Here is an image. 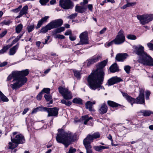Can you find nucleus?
I'll list each match as a JSON object with an SVG mask.
<instances>
[{
	"instance_id": "60",
	"label": "nucleus",
	"mask_w": 153,
	"mask_h": 153,
	"mask_svg": "<svg viewBox=\"0 0 153 153\" xmlns=\"http://www.w3.org/2000/svg\"><path fill=\"white\" fill-rule=\"evenodd\" d=\"M88 7L89 9V10H90L91 11H92L93 9V6L92 4H88Z\"/></svg>"
},
{
	"instance_id": "45",
	"label": "nucleus",
	"mask_w": 153,
	"mask_h": 153,
	"mask_svg": "<svg viewBox=\"0 0 153 153\" xmlns=\"http://www.w3.org/2000/svg\"><path fill=\"white\" fill-rule=\"evenodd\" d=\"M74 75L75 77L78 79L80 77V74L79 71H77L76 70H74L73 71Z\"/></svg>"
},
{
	"instance_id": "22",
	"label": "nucleus",
	"mask_w": 153,
	"mask_h": 153,
	"mask_svg": "<svg viewBox=\"0 0 153 153\" xmlns=\"http://www.w3.org/2000/svg\"><path fill=\"white\" fill-rule=\"evenodd\" d=\"M100 56H93L91 59L88 61L87 65L89 66L90 65L95 63L99 61Z\"/></svg>"
},
{
	"instance_id": "29",
	"label": "nucleus",
	"mask_w": 153,
	"mask_h": 153,
	"mask_svg": "<svg viewBox=\"0 0 153 153\" xmlns=\"http://www.w3.org/2000/svg\"><path fill=\"white\" fill-rule=\"evenodd\" d=\"M83 121L84 122V124L85 125L87 124V122L91 119H92V117H88V115L83 116L82 117Z\"/></svg>"
},
{
	"instance_id": "62",
	"label": "nucleus",
	"mask_w": 153,
	"mask_h": 153,
	"mask_svg": "<svg viewBox=\"0 0 153 153\" xmlns=\"http://www.w3.org/2000/svg\"><path fill=\"white\" fill-rule=\"evenodd\" d=\"M50 38V36H48L47 37V38L46 39H45V42H42V44H47V42L48 41V40H49V39Z\"/></svg>"
},
{
	"instance_id": "59",
	"label": "nucleus",
	"mask_w": 153,
	"mask_h": 153,
	"mask_svg": "<svg viewBox=\"0 0 153 153\" xmlns=\"http://www.w3.org/2000/svg\"><path fill=\"white\" fill-rule=\"evenodd\" d=\"M106 28L104 27L101 30L100 32V34H103L105 31L106 30Z\"/></svg>"
},
{
	"instance_id": "15",
	"label": "nucleus",
	"mask_w": 153,
	"mask_h": 153,
	"mask_svg": "<svg viewBox=\"0 0 153 153\" xmlns=\"http://www.w3.org/2000/svg\"><path fill=\"white\" fill-rule=\"evenodd\" d=\"M100 134L98 132H96L91 135L88 134L86 137L83 140L87 142L91 143L93 141L94 139H96L99 138Z\"/></svg>"
},
{
	"instance_id": "25",
	"label": "nucleus",
	"mask_w": 153,
	"mask_h": 153,
	"mask_svg": "<svg viewBox=\"0 0 153 153\" xmlns=\"http://www.w3.org/2000/svg\"><path fill=\"white\" fill-rule=\"evenodd\" d=\"M118 69V68L116 63L114 64L110 68V71L113 73L116 72Z\"/></svg>"
},
{
	"instance_id": "26",
	"label": "nucleus",
	"mask_w": 153,
	"mask_h": 153,
	"mask_svg": "<svg viewBox=\"0 0 153 153\" xmlns=\"http://www.w3.org/2000/svg\"><path fill=\"white\" fill-rule=\"evenodd\" d=\"M127 4L123 5V6L121 7V9H124L126 8L129 7H132L133 6L135 5L136 4V2H129L128 1H126Z\"/></svg>"
},
{
	"instance_id": "12",
	"label": "nucleus",
	"mask_w": 153,
	"mask_h": 153,
	"mask_svg": "<svg viewBox=\"0 0 153 153\" xmlns=\"http://www.w3.org/2000/svg\"><path fill=\"white\" fill-rule=\"evenodd\" d=\"M59 4L64 9H71L74 6L73 2L71 0H60Z\"/></svg>"
},
{
	"instance_id": "28",
	"label": "nucleus",
	"mask_w": 153,
	"mask_h": 153,
	"mask_svg": "<svg viewBox=\"0 0 153 153\" xmlns=\"http://www.w3.org/2000/svg\"><path fill=\"white\" fill-rule=\"evenodd\" d=\"M18 144L17 143H14L12 142H9L8 143V147L9 149H13L17 147Z\"/></svg>"
},
{
	"instance_id": "41",
	"label": "nucleus",
	"mask_w": 153,
	"mask_h": 153,
	"mask_svg": "<svg viewBox=\"0 0 153 153\" xmlns=\"http://www.w3.org/2000/svg\"><path fill=\"white\" fill-rule=\"evenodd\" d=\"M131 68V67L129 65H126L124 67V70L128 74L130 73Z\"/></svg>"
},
{
	"instance_id": "35",
	"label": "nucleus",
	"mask_w": 153,
	"mask_h": 153,
	"mask_svg": "<svg viewBox=\"0 0 153 153\" xmlns=\"http://www.w3.org/2000/svg\"><path fill=\"white\" fill-rule=\"evenodd\" d=\"M65 30V27H61L56 29L54 31V33H60L61 32L64 31Z\"/></svg>"
},
{
	"instance_id": "50",
	"label": "nucleus",
	"mask_w": 153,
	"mask_h": 153,
	"mask_svg": "<svg viewBox=\"0 0 153 153\" xmlns=\"http://www.w3.org/2000/svg\"><path fill=\"white\" fill-rule=\"evenodd\" d=\"M147 45L150 50L153 51V44L149 42L147 43Z\"/></svg>"
},
{
	"instance_id": "11",
	"label": "nucleus",
	"mask_w": 153,
	"mask_h": 153,
	"mask_svg": "<svg viewBox=\"0 0 153 153\" xmlns=\"http://www.w3.org/2000/svg\"><path fill=\"white\" fill-rule=\"evenodd\" d=\"M80 40L76 45H87L88 44V33L85 31L81 33L79 36Z\"/></svg>"
},
{
	"instance_id": "32",
	"label": "nucleus",
	"mask_w": 153,
	"mask_h": 153,
	"mask_svg": "<svg viewBox=\"0 0 153 153\" xmlns=\"http://www.w3.org/2000/svg\"><path fill=\"white\" fill-rule=\"evenodd\" d=\"M10 46H11L8 45L3 47L2 49L0 50V54H3L6 52Z\"/></svg>"
},
{
	"instance_id": "10",
	"label": "nucleus",
	"mask_w": 153,
	"mask_h": 153,
	"mask_svg": "<svg viewBox=\"0 0 153 153\" xmlns=\"http://www.w3.org/2000/svg\"><path fill=\"white\" fill-rule=\"evenodd\" d=\"M28 69H25L21 71H15L13 74L16 76H17L18 77V80L21 81H23L25 80V78L26 79L25 82L22 83V86L26 82L27 80V78L25 76H27L29 74Z\"/></svg>"
},
{
	"instance_id": "19",
	"label": "nucleus",
	"mask_w": 153,
	"mask_h": 153,
	"mask_svg": "<svg viewBox=\"0 0 153 153\" xmlns=\"http://www.w3.org/2000/svg\"><path fill=\"white\" fill-rule=\"evenodd\" d=\"M28 6L26 5L23 7L22 9L20 10L19 15L16 17V18H19L21 17L24 15H26L28 13Z\"/></svg>"
},
{
	"instance_id": "54",
	"label": "nucleus",
	"mask_w": 153,
	"mask_h": 153,
	"mask_svg": "<svg viewBox=\"0 0 153 153\" xmlns=\"http://www.w3.org/2000/svg\"><path fill=\"white\" fill-rule=\"evenodd\" d=\"M56 38L58 39H63L65 38V37L63 35L58 34L56 36Z\"/></svg>"
},
{
	"instance_id": "3",
	"label": "nucleus",
	"mask_w": 153,
	"mask_h": 153,
	"mask_svg": "<svg viewBox=\"0 0 153 153\" xmlns=\"http://www.w3.org/2000/svg\"><path fill=\"white\" fill-rule=\"evenodd\" d=\"M134 52L139 56V62L146 66H153V59L144 51V47L141 45L134 46Z\"/></svg>"
},
{
	"instance_id": "56",
	"label": "nucleus",
	"mask_w": 153,
	"mask_h": 153,
	"mask_svg": "<svg viewBox=\"0 0 153 153\" xmlns=\"http://www.w3.org/2000/svg\"><path fill=\"white\" fill-rule=\"evenodd\" d=\"M7 62H3L1 63L0 64V67H4L5 66L7 65Z\"/></svg>"
},
{
	"instance_id": "23",
	"label": "nucleus",
	"mask_w": 153,
	"mask_h": 153,
	"mask_svg": "<svg viewBox=\"0 0 153 153\" xmlns=\"http://www.w3.org/2000/svg\"><path fill=\"white\" fill-rule=\"evenodd\" d=\"M86 9V8L83 6L76 5L75 7V10L77 12L82 13L85 11Z\"/></svg>"
},
{
	"instance_id": "58",
	"label": "nucleus",
	"mask_w": 153,
	"mask_h": 153,
	"mask_svg": "<svg viewBox=\"0 0 153 153\" xmlns=\"http://www.w3.org/2000/svg\"><path fill=\"white\" fill-rule=\"evenodd\" d=\"M3 23L5 25H8L10 24V21L4 20L3 22Z\"/></svg>"
},
{
	"instance_id": "53",
	"label": "nucleus",
	"mask_w": 153,
	"mask_h": 153,
	"mask_svg": "<svg viewBox=\"0 0 153 153\" xmlns=\"http://www.w3.org/2000/svg\"><path fill=\"white\" fill-rule=\"evenodd\" d=\"M7 30L4 31L2 32L0 34V38H1L4 36L5 35V34L7 33Z\"/></svg>"
},
{
	"instance_id": "1",
	"label": "nucleus",
	"mask_w": 153,
	"mask_h": 153,
	"mask_svg": "<svg viewBox=\"0 0 153 153\" xmlns=\"http://www.w3.org/2000/svg\"><path fill=\"white\" fill-rule=\"evenodd\" d=\"M108 62L107 60H105L99 63L96 70L93 71L88 76V82L89 86L92 90L98 91L100 89L104 90V88L101 85L102 84L105 73L102 68L106 65Z\"/></svg>"
},
{
	"instance_id": "24",
	"label": "nucleus",
	"mask_w": 153,
	"mask_h": 153,
	"mask_svg": "<svg viewBox=\"0 0 153 153\" xmlns=\"http://www.w3.org/2000/svg\"><path fill=\"white\" fill-rule=\"evenodd\" d=\"M49 18V17L48 16H45L39 21L36 27V28L38 29L39 28L43 22H46L47 21V20Z\"/></svg>"
},
{
	"instance_id": "14",
	"label": "nucleus",
	"mask_w": 153,
	"mask_h": 153,
	"mask_svg": "<svg viewBox=\"0 0 153 153\" xmlns=\"http://www.w3.org/2000/svg\"><path fill=\"white\" fill-rule=\"evenodd\" d=\"M43 111H46L48 113V117L57 116L58 114V109L56 108H48L43 107Z\"/></svg>"
},
{
	"instance_id": "51",
	"label": "nucleus",
	"mask_w": 153,
	"mask_h": 153,
	"mask_svg": "<svg viewBox=\"0 0 153 153\" xmlns=\"http://www.w3.org/2000/svg\"><path fill=\"white\" fill-rule=\"evenodd\" d=\"M42 92H41L39 94L37 95L36 97V98L37 100H41L42 97Z\"/></svg>"
},
{
	"instance_id": "33",
	"label": "nucleus",
	"mask_w": 153,
	"mask_h": 153,
	"mask_svg": "<svg viewBox=\"0 0 153 153\" xmlns=\"http://www.w3.org/2000/svg\"><path fill=\"white\" fill-rule=\"evenodd\" d=\"M23 27V25L22 24L18 25L16 28V32L17 33H19L22 30Z\"/></svg>"
},
{
	"instance_id": "48",
	"label": "nucleus",
	"mask_w": 153,
	"mask_h": 153,
	"mask_svg": "<svg viewBox=\"0 0 153 153\" xmlns=\"http://www.w3.org/2000/svg\"><path fill=\"white\" fill-rule=\"evenodd\" d=\"M50 91V89L49 88H45L43 89L41 92H42V93H43V92H44L47 94H48L49 93Z\"/></svg>"
},
{
	"instance_id": "4",
	"label": "nucleus",
	"mask_w": 153,
	"mask_h": 153,
	"mask_svg": "<svg viewBox=\"0 0 153 153\" xmlns=\"http://www.w3.org/2000/svg\"><path fill=\"white\" fill-rule=\"evenodd\" d=\"M58 90L59 92L64 98L61 100V102L68 106L71 105L72 102L68 100L72 97L71 92L67 88H65L64 86H59L58 88Z\"/></svg>"
},
{
	"instance_id": "27",
	"label": "nucleus",
	"mask_w": 153,
	"mask_h": 153,
	"mask_svg": "<svg viewBox=\"0 0 153 153\" xmlns=\"http://www.w3.org/2000/svg\"><path fill=\"white\" fill-rule=\"evenodd\" d=\"M18 48V46L17 45L14 46L11 48L9 52V55H13L16 53V50Z\"/></svg>"
},
{
	"instance_id": "17",
	"label": "nucleus",
	"mask_w": 153,
	"mask_h": 153,
	"mask_svg": "<svg viewBox=\"0 0 153 153\" xmlns=\"http://www.w3.org/2000/svg\"><path fill=\"white\" fill-rule=\"evenodd\" d=\"M122 80L121 79L117 77H113L108 80L107 83L108 85H111Z\"/></svg>"
},
{
	"instance_id": "13",
	"label": "nucleus",
	"mask_w": 153,
	"mask_h": 153,
	"mask_svg": "<svg viewBox=\"0 0 153 153\" xmlns=\"http://www.w3.org/2000/svg\"><path fill=\"white\" fill-rule=\"evenodd\" d=\"M125 39V36L123 34V31L120 30L114 39L115 44L116 45L121 44L124 42Z\"/></svg>"
},
{
	"instance_id": "47",
	"label": "nucleus",
	"mask_w": 153,
	"mask_h": 153,
	"mask_svg": "<svg viewBox=\"0 0 153 153\" xmlns=\"http://www.w3.org/2000/svg\"><path fill=\"white\" fill-rule=\"evenodd\" d=\"M77 13H74L68 16V18L70 19H74L77 16Z\"/></svg>"
},
{
	"instance_id": "42",
	"label": "nucleus",
	"mask_w": 153,
	"mask_h": 153,
	"mask_svg": "<svg viewBox=\"0 0 153 153\" xmlns=\"http://www.w3.org/2000/svg\"><path fill=\"white\" fill-rule=\"evenodd\" d=\"M22 7V5H20L17 8L11 10V11L15 13H17L20 11Z\"/></svg>"
},
{
	"instance_id": "5",
	"label": "nucleus",
	"mask_w": 153,
	"mask_h": 153,
	"mask_svg": "<svg viewBox=\"0 0 153 153\" xmlns=\"http://www.w3.org/2000/svg\"><path fill=\"white\" fill-rule=\"evenodd\" d=\"M123 95L131 103L132 106L133 103L142 104L144 103V91L143 90H140L139 96L136 99L132 98L126 93H123Z\"/></svg>"
},
{
	"instance_id": "43",
	"label": "nucleus",
	"mask_w": 153,
	"mask_h": 153,
	"mask_svg": "<svg viewBox=\"0 0 153 153\" xmlns=\"http://www.w3.org/2000/svg\"><path fill=\"white\" fill-rule=\"evenodd\" d=\"M49 0H39V2L42 5L45 6Z\"/></svg>"
},
{
	"instance_id": "39",
	"label": "nucleus",
	"mask_w": 153,
	"mask_h": 153,
	"mask_svg": "<svg viewBox=\"0 0 153 153\" xmlns=\"http://www.w3.org/2000/svg\"><path fill=\"white\" fill-rule=\"evenodd\" d=\"M43 107H37L34 108L32 112V114H33L36 113L38 111H43Z\"/></svg>"
},
{
	"instance_id": "52",
	"label": "nucleus",
	"mask_w": 153,
	"mask_h": 153,
	"mask_svg": "<svg viewBox=\"0 0 153 153\" xmlns=\"http://www.w3.org/2000/svg\"><path fill=\"white\" fill-rule=\"evenodd\" d=\"M94 148L95 150L98 152L100 151L101 150L100 146H94Z\"/></svg>"
},
{
	"instance_id": "55",
	"label": "nucleus",
	"mask_w": 153,
	"mask_h": 153,
	"mask_svg": "<svg viewBox=\"0 0 153 153\" xmlns=\"http://www.w3.org/2000/svg\"><path fill=\"white\" fill-rule=\"evenodd\" d=\"M72 32L71 30H68L66 31L65 33V35L66 36L70 35L71 34Z\"/></svg>"
},
{
	"instance_id": "46",
	"label": "nucleus",
	"mask_w": 153,
	"mask_h": 153,
	"mask_svg": "<svg viewBox=\"0 0 153 153\" xmlns=\"http://www.w3.org/2000/svg\"><path fill=\"white\" fill-rule=\"evenodd\" d=\"M36 45L37 47L40 48H42L43 46V44L40 41H37L36 42Z\"/></svg>"
},
{
	"instance_id": "31",
	"label": "nucleus",
	"mask_w": 153,
	"mask_h": 153,
	"mask_svg": "<svg viewBox=\"0 0 153 153\" xmlns=\"http://www.w3.org/2000/svg\"><path fill=\"white\" fill-rule=\"evenodd\" d=\"M140 112L142 113L144 116H148L151 114H153V112L150 111L143 110L141 111Z\"/></svg>"
},
{
	"instance_id": "16",
	"label": "nucleus",
	"mask_w": 153,
	"mask_h": 153,
	"mask_svg": "<svg viewBox=\"0 0 153 153\" xmlns=\"http://www.w3.org/2000/svg\"><path fill=\"white\" fill-rule=\"evenodd\" d=\"M108 110L107 106L105 103H103L99 106L98 111L101 114H104L106 113Z\"/></svg>"
},
{
	"instance_id": "2",
	"label": "nucleus",
	"mask_w": 153,
	"mask_h": 153,
	"mask_svg": "<svg viewBox=\"0 0 153 153\" xmlns=\"http://www.w3.org/2000/svg\"><path fill=\"white\" fill-rule=\"evenodd\" d=\"M58 132L56 137V141L58 143L64 144L66 148L77 139L76 134L71 131H65L62 129H59Z\"/></svg>"
},
{
	"instance_id": "21",
	"label": "nucleus",
	"mask_w": 153,
	"mask_h": 153,
	"mask_svg": "<svg viewBox=\"0 0 153 153\" xmlns=\"http://www.w3.org/2000/svg\"><path fill=\"white\" fill-rule=\"evenodd\" d=\"M83 144L86 150V153H92V146L91 143L83 141Z\"/></svg>"
},
{
	"instance_id": "7",
	"label": "nucleus",
	"mask_w": 153,
	"mask_h": 153,
	"mask_svg": "<svg viewBox=\"0 0 153 153\" xmlns=\"http://www.w3.org/2000/svg\"><path fill=\"white\" fill-rule=\"evenodd\" d=\"M13 72L11 74H10L7 77V80L9 81L12 79L13 80L12 82L13 84H10V87L12 88V89L14 90L15 89L18 88L22 86V83L23 82H25L26 80V79L25 78V80L23 81H19L18 80V76H16L13 74L15 72Z\"/></svg>"
},
{
	"instance_id": "37",
	"label": "nucleus",
	"mask_w": 153,
	"mask_h": 153,
	"mask_svg": "<svg viewBox=\"0 0 153 153\" xmlns=\"http://www.w3.org/2000/svg\"><path fill=\"white\" fill-rule=\"evenodd\" d=\"M34 25L33 24L28 25L27 27V29L28 32L30 33L32 31L34 28Z\"/></svg>"
},
{
	"instance_id": "36",
	"label": "nucleus",
	"mask_w": 153,
	"mask_h": 153,
	"mask_svg": "<svg viewBox=\"0 0 153 153\" xmlns=\"http://www.w3.org/2000/svg\"><path fill=\"white\" fill-rule=\"evenodd\" d=\"M0 99L3 102H8V99L2 93L1 94H0Z\"/></svg>"
},
{
	"instance_id": "18",
	"label": "nucleus",
	"mask_w": 153,
	"mask_h": 153,
	"mask_svg": "<svg viewBox=\"0 0 153 153\" xmlns=\"http://www.w3.org/2000/svg\"><path fill=\"white\" fill-rule=\"evenodd\" d=\"M128 56L126 53H120L117 54L116 57V59L120 62H123Z\"/></svg>"
},
{
	"instance_id": "38",
	"label": "nucleus",
	"mask_w": 153,
	"mask_h": 153,
	"mask_svg": "<svg viewBox=\"0 0 153 153\" xmlns=\"http://www.w3.org/2000/svg\"><path fill=\"white\" fill-rule=\"evenodd\" d=\"M82 101L80 98H75L73 100V102L74 103L82 104Z\"/></svg>"
},
{
	"instance_id": "30",
	"label": "nucleus",
	"mask_w": 153,
	"mask_h": 153,
	"mask_svg": "<svg viewBox=\"0 0 153 153\" xmlns=\"http://www.w3.org/2000/svg\"><path fill=\"white\" fill-rule=\"evenodd\" d=\"M107 103L109 105L113 107H117L120 105V104L111 101H108Z\"/></svg>"
},
{
	"instance_id": "34",
	"label": "nucleus",
	"mask_w": 153,
	"mask_h": 153,
	"mask_svg": "<svg viewBox=\"0 0 153 153\" xmlns=\"http://www.w3.org/2000/svg\"><path fill=\"white\" fill-rule=\"evenodd\" d=\"M44 97L47 101H50V104L52 103L53 101L51 100V96L50 94H45L44 96Z\"/></svg>"
},
{
	"instance_id": "61",
	"label": "nucleus",
	"mask_w": 153,
	"mask_h": 153,
	"mask_svg": "<svg viewBox=\"0 0 153 153\" xmlns=\"http://www.w3.org/2000/svg\"><path fill=\"white\" fill-rule=\"evenodd\" d=\"M88 2V0H83V1L80 3V5H84L87 4Z\"/></svg>"
},
{
	"instance_id": "20",
	"label": "nucleus",
	"mask_w": 153,
	"mask_h": 153,
	"mask_svg": "<svg viewBox=\"0 0 153 153\" xmlns=\"http://www.w3.org/2000/svg\"><path fill=\"white\" fill-rule=\"evenodd\" d=\"M96 102L95 101H93L92 102L90 101L87 102L85 103L86 108L88 109L90 111H94V109L92 108V106L93 105L95 104Z\"/></svg>"
},
{
	"instance_id": "49",
	"label": "nucleus",
	"mask_w": 153,
	"mask_h": 153,
	"mask_svg": "<svg viewBox=\"0 0 153 153\" xmlns=\"http://www.w3.org/2000/svg\"><path fill=\"white\" fill-rule=\"evenodd\" d=\"M69 39L70 40L72 41H73L76 40V36L75 35L71 34L69 36Z\"/></svg>"
},
{
	"instance_id": "64",
	"label": "nucleus",
	"mask_w": 153,
	"mask_h": 153,
	"mask_svg": "<svg viewBox=\"0 0 153 153\" xmlns=\"http://www.w3.org/2000/svg\"><path fill=\"white\" fill-rule=\"evenodd\" d=\"M108 138L112 142H113V140L111 136V135H109L108 137Z\"/></svg>"
},
{
	"instance_id": "8",
	"label": "nucleus",
	"mask_w": 153,
	"mask_h": 153,
	"mask_svg": "<svg viewBox=\"0 0 153 153\" xmlns=\"http://www.w3.org/2000/svg\"><path fill=\"white\" fill-rule=\"evenodd\" d=\"M137 18L141 24L145 25L153 20V14H145L142 15H137Z\"/></svg>"
},
{
	"instance_id": "44",
	"label": "nucleus",
	"mask_w": 153,
	"mask_h": 153,
	"mask_svg": "<svg viewBox=\"0 0 153 153\" xmlns=\"http://www.w3.org/2000/svg\"><path fill=\"white\" fill-rule=\"evenodd\" d=\"M127 38L131 40H135L136 39V36L133 35L129 34L127 36Z\"/></svg>"
},
{
	"instance_id": "57",
	"label": "nucleus",
	"mask_w": 153,
	"mask_h": 153,
	"mask_svg": "<svg viewBox=\"0 0 153 153\" xmlns=\"http://www.w3.org/2000/svg\"><path fill=\"white\" fill-rule=\"evenodd\" d=\"M150 94V93L149 91H147L146 93V100H148L149 99V97Z\"/></svg>"
},
{
	"instance_id": "40",
	"label": "nucleus",
	"mask_w": 153,
	"mask_h": 153,
	"mask_svg": "<svg viewBox=\"0 0 153 153\" xmlns=\"http://www.w3.org/2000/svg\"><path fill=\"white\" fill-rule=\"evenodd\" d=\"M114 43L115 44V41L114 39L112 40L110 42L106 43L105 44V45L106 47H108L112 45Z\"/></svg>"
},
{
	"instance_id": "63",
	"label": "nucleus",
	"mask_w": 153,
	"mask_h": 153,
	"mask_svg": "<svg viewBox=\"0 0 153 153\" xmlns=\"http://www.w3.org/2000/svg\"><path fill=\"white\" fill-rule=\"evenodd\" d=\"M28 110L29 109L28 108L25 109L22 112V114L23 115L25 114L28 111Z\"/></svg>"
},
{
	"instance_id": "6",
	"label": "nucleus",
	"mask_w": 153,
	"mask_h": 153,
	"mask_svg": "<svg viewBox=\"0 0 153 153\" xmlns=\"http://www.w3.org/2000/svg\"><path fill=\"white\" fill-rule=\"evenodd\" d=\"M63 24V21L61 19H58L53 21L48 24L45 26L42 27L41 30V32L45 33L48 30L60 27Z\"/></svg>"
},
{
	"instance_id": "9",
	"label": "nucleus",
	"mask_w": 153,
	"mask_h": 153,
	"mask_svg": "<svg viewBox=\"0 0 153 153\" xmlns=\"http://www.w3.org/2000/svg\"><path fill=\"white\" fill-rule=\"evenodd\" d=\"M17 132L13 133V136H11V140L12 142L18 145L22 144L25 142V139L24 136L21 134H17Z\"/></svg>"
}]
</instances>
